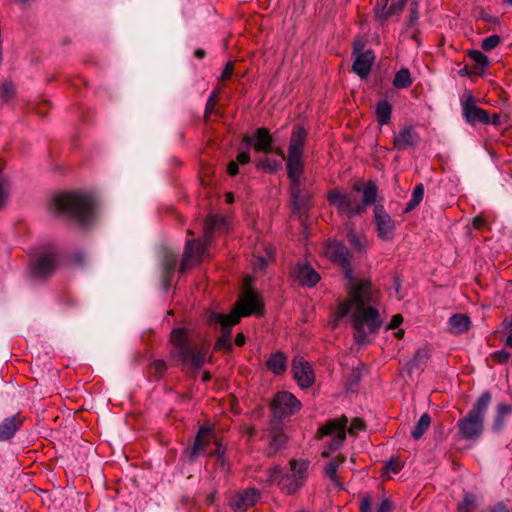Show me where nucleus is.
<instances>
[{
	"label": "nucleus",
	"mask_w": 512,
	"mask_h": 512,
	"mask_svg": "<svg viewBox=\"0 0 512 512\" xmlns=\"http://www.w3.org/2000/svg\"><path fill=\"white\" fill-rule=\"evenodd\" d=\"M417 19H418V12H417L416 8L411 9V17H410L411 24H413Z\"/></svg>",
	"instance_id": "338daca9"
},
{
	"label": "nucleus",
	"mask_w": 512,
	"mask_h": 512,
	"mask_svg": "<svg viewBox=\"0 0 512 512\" xmlns=\"http://www.w3.org/2000/svg\"><path fill=\"white\" fill-rule=\"evenodd\" d=\"M366 428V425L364 423V421L361 419V418H354L352 421H351V424L348 428V433L350 435H357V433L359 431H362V430H365Z\"/></svg>",
	"instance_id": "a18cd8bd"
},
{
	"label": "nucleus",
	"mask_w": 512,
	"mask_h": 512,
	"mask_svg": "<svg viewBox=\"0 0 512 512\" xmlns=\"http://www.w3.org/2000/svg\"><path fill=\"white\" fill-rule=\"evenodd\" d=\"M217 103V93L213 92L207 100L205 107V118H208L215 110Z\"/></svg>",
	"instance_id": "de8ad7c7"
},
{
	"label": "nucleus",
	"mask_w": 512,
	"mask_h": 512,
	"mask_svg": "<svg viewBox=\"0 0 512 512\" xmlns=\"http://www.w3.org/2000/svg\"><path fill=\"white\" fill-rule=\"evenodd\" d=\"M194 55L198 59H203L205 57V55H206V52H205L204 49L198 48V49L195 50Z\"/></svg>",
	"instance_id": "69168bd1"
},
{
	"label": "nucleus",
	"mask_w": 512,
	"mask_h": 512,
	"mask_svg": "<svg viewBox=\"0 0 512 512\" xmlns=\"http://www.w3.org/2000/svg\"><path fill=\"white\" fill-rule=\"evenodd\" d=\"M424 196V186L423 184H417L412 192V197L409 200V202L406 204V207L404 208V213L411 212L414 210L423 200Z\"/></svg>",
	"instance_id": "c9c22d12"
},
{
	"label": "nucleus",
	"mask_w": 512,
	"mask_h": 512,
	"mask_svg": "<svg viewBox=\"0 0 512 512\" xmlns=\"http://www.w3.org/2000/svg\"><path fill=\"white\" fill-rule=\"evenodd\" d=\"M512 414V406L506 403L497 405V415L493 424L494 431H501L504 427L505 417Z\"/></svg>",
	"instance_id": "7c9ffc66"
},
{
	"label": "nucleus",
	"mask_w": 512,
	"mask_h": 512,
	"mask_svg": "<svg viewBox=\"0 0 512 512\" xmlns=\"http://www.w3.org/2000/svg\"><path fill=\"white\" fill-rule=\"evenodd\" d=\"M225 225V220L216 215H209L203 226V236L199 240H188L185 245L182 261L180 264L179 272L185 273L188 267L194 261H199L204 255L206 246L213 239L216 229Z\"/></svg>",
	"instance_id": "423d86ee"
},
{
	"label": "nucleus",
	"mask_w": 512,
	"mask_h": 512,
	"mask_svg": "<svg viewBox=\"0 0 512 512\" xmlns=\"http://www.w3.org/2000/svg\"><path fill=\"white\" fill-rule=\"evenodd\" d=\"M371 505V497L369 495H364L359 505L360 512H371Z\"/></svg>",
	"instance_id": "5fc2aeb1"
},
{
	"label": "nucleus",
	"mask_w": 512,
	"mask_h": 512,
	"mask_svg": "<svg viewBox=\"0 0 512 512\" xmlns=\"http://www.w3.org/2000/svg\"><path fill=\"white\" fill-rule=\"evenodd\" d=\"M430 424H431V417L429 416L428 413H424L420 419L418 420V422L416 423V425L414 426L412 432H411V437L414 439V440H419L422 438V436L424 435V433L428 430V428L430 427Z\"/></svg>",
	"instance_id": "2f4dec72"
},
{
	"label": "nucleus",
	"mask_w": 512,
	"mask_h": 512,
	"mask_svg": "<svg viewBox=\"0 0 512 512\" xmlns=\"http://www.w3.org/2000/svg\"><path fill=\"white\" fill-rule=\"evenodd\" d=\"M348 293L349 298L338 306L337 316L343 318L353 311L351 323L355 330L354 339L357 343H366L369 334L377 333L382 324L378 310L366 307L373 302L371 282L365 279L352 282Z\"/></svg>",
	"instance_id": "f257e3e1"
},
{
	"label": "nucleus",
	"mask_w": 512,
	"mask_h": 512,
	"mask_svg": "<svg viewBox=\"0 0 512 512\" xmlns=\"http://www.w3.org/2000/svg\"><path fill=\"white\" fill-rule=\"evenodd\" d=\"M295 282L301 286L313 287L319 280L320 275L308 264H298L291 271Z\"/></svg>",
	"instance_id": "5701e85b"
},
{
	"label": "nucleus",
	"mask_w": 512,
	"mask_h": 512,
	"mask_svg": "<svg viewBox=\"0 0 512 512\" xmlns=\"http://www.w3.org/2000/svg\"><path fill=\"white\" fill-rule=\"evenodd\" d=\"M374 218L377 227L378 237L384 241L392 239L395 231V222L391 218V216L385 211L383 206H375Z\"/></svg>",
	"instance_id": "aec40b11"
},
{
	"label": "nucleus",
	"mask_w": 512,
	"mask_h": 512,
	"mask_svg": "<svg viewBox=\"0 0 512 512\" xmlns=\"http://www.w3.org/2000/svg\"><path fill=\"white\" fill-rule=\"evenodd\" d=\"M472 224L475 229H481L483 226H485L486 221L484 218L477 216L473 219Z\"/></svg>",
	"instance_id": "052dcab7"
},
{
	"label": "nucleus",
	"mask_w": 512,
	"mask_h": 512,
	"mask_svg": "<svg viewBox=\"0 0 512 512\" xmlns=\"http://www.w3.org/2000/svg\"><path fill=\"white\" fill-rule=\"evenodd\" d=\"M392 105L387 100H381L376 105L375 115L379 125L383 126L390 122Z\"/></svg>",
	"instance_id": "c756f323"
},
{
	"label": "nucleus",
	"mask_w": 512,
	"mask_h": 512,
	"mask_svg": "<svg viewBox=\"0 0 512 512\" xmlns=\"http://www.w3.org/2000/svg\"><path fill=\"white\" fill-rule=\"evenodd\" d=\"M405 5L406 0H398L396 3H393L389 7H383L380 11L377 12V16L379 19L385 21L392 15L400 13Z\"/></svg>",
	"instance_id": "72a5a7b5"
},
{
	"label": "nucleus",
	"mask_w": 512,
	"mask_h": 512,
	"mask_svg": "<svg viewBox=\"0 0 512 512\" xmlns=\"http://www.w3.org/2000/svg\"><path fill=\"white\" fill-rule=\"evenodd\" d=\"M212 443L215 447H217V444H220L216 439L214 429L211 427H201L195 437L193 446L187 449L190 459L193 460L202 453L208 454V447Z\"/></svg>",
	"instance_id": "2eb2a0df"
},
{
	"label": "nucleus",
	"mask_w": 512,
	"mask_h": 512,
	"mask_svg": "<svg viewBox=\"0 0 512 512\" xmlns=\"http://www.w3.org/2000/svg\"><path fill=\"white\" fill-rule=\"evenodd\" d=\"M412 84V78L410 75V71L407 68H402L398 72H396L393 85L398 89H405L410 87Z\"/></svg>",
	"instance_id": "f704fd0d"
},
{
	"label": "nucleus",
	"mask_w": 512,
	"mask_h": 512,
	"mask_svg": "<svg viewBox=\"0 0 512 512\" xmlns=\"http://www.w3.org/2000/svg\"><path fill=\"white\" fill-rule=\"evenodd\" d=\"M377 192V186L373 181H357L353 184L351 192L333 189L327 193V199L339 215L351 219L366 213L368 206L375 203Z\"/></svg>",
	"instance_id": "f03ea898"
},
{
	"label": "nucleus",
	"mask_w": 512,
	"mask_h": 512,
	"mask_svg": "<svg viewBox=\"0 0 512 512\" xmlns=\"http://www.w3.org/2000/svg\"><path fill=\"white\" fill-rule=\"evenodd\" d=\"M167 370V364L164 360H155L149 365L151 374L161 377Z\"/></svg>",
	"instance_id": "37998d69"
},
{
	"label": "nucleus",
	"mask_w": 512,
	"mask_h": 512,
	"mask_svg": "<svg viewBox=\"0 0 512 512\" xmlns=\"http://www.w3.org/2000/svg\"><path fill=\"white\" fill-rule=\"evenodd\" d=\"M207 321L209 324H219L221 326V335L216 340L214 350L230 352L232 350L231 331L232 327L237 323L233 322V318L230 315L216 312L210 313Z\"/></svg>",
	"instance_id": "ddd939ff"
},
{
	"label": "nucleus",
	"mask_w": 512,
	"mask_h": 512,
	"mask_svg": "<svg viewBox=\"0 0 512 512\" xmlns=\"http://www.w3.org/2000/svg\"><path fill=\"white\" fill-rule=\"evenodd\" d=\"M470 325V318L465 314H453L449 319L450 331L456 335L467 332L470 329Z\"/></svg>",
	"instance_id": "c85d7f7f"
},
{
	"label": "nucleus",
	"mask_w": 512,
	"mask_h": 512,
	"mask_svg": "<svg viewBox=\"0 0 512 512\" xmlns=\"http://www.w3.org/2000/svg\"><path fill=\"white\" fill-rule=\"evenodd\" d=\"M239 172L238 163L235 161H230L227 165V173L230 176H236Z\"/></svg>",
	"instance_id": "13d9d810"
},
{
	"label": "nucleus",
	"mask_w": 512,
	"mask_h": 512,
	"mask_svg": "<svg viewBox=\"0 0 512 512\" xmlns=\"http://www.w3.org/2000/svg\"><path fill=\"white\" fill-rule=\"evenodd\" d=\"M461 104L463 116L468 123H490V116L488 112L475 104V98L473 95L465 94L461 99Z\"/></svg>",
	"instance_id": "f3484780"
},
{
	"label": "nucleus",
	"mask_w": 512,
	"mask_h": 512,
	"mask_svg": "<svg viewBox=\"0 0 512 512\" xmlns=\"http://www.w3.org/2000/svg\"><path fill=\"white\" fill-rule=\"evenodd\" d=\"M235 344L237 346H242L245 344V336L243 333H238L235 338Z\"/></svg>",
	"instance_id": "e2e57ef3"
},
{
	"label": "nucleus",
	"mask_w": 512,
	"mask_h": 512,
	"mask_svg": "<svg viewBox=\"0 0 512 512\" xmlns=\"http://www.w3.org/2000/svg\"><path fill=\"white\" fill-rule=\"evenodd\" d=\"M269 472V480L274 481L275 478L280 474V467L274 466L273 468L268 470Z\"/></svg>",
	"instance_id": "680f3d73"
},
{
	"label": "nucleus",
	"mask_w": 512,
	"mask_h": 512,
	"mask_svg": "<svg viewBox=\"0 0 512 512\" xmlns=\"http://www.w3.org/2000/svg\"><path fill=\"white\" fill-rule=\"evenodd\" d=\"M348 419L346 416H341L336 419H331L321 426L317 432V438L321 439L324 436H331L332 441L330 448L332 450L338 449L346 439V426Z\"/></svg>",
	"instance_id": "4468645a"
},
{
	"label": "nucleus",
	"mask_w": 512,
	"mask_h": 512,
	"mask_svg": "<svg viewBox=\"0 0 512 512\" xmlns=\"http://www.w3.org/2000/svg\"><path fill=\"white\" fill-rule=\"evenodd\" d=\"M506 346L512 347V332L509 333V335L506 339Z\"/></svg>",
	"instance_id": "774afa93"
},
{
	"label": "nucleus",
	"mask_w": 512,
	"mask_h": 512,
	"mask_svg": "<svg viewBox=\"0 0 512 512\" xmlns=\"http://www.w3.org/2000/svg\"><path fill=\"white\" fill-rule=\"evenodd\" d=\"M500 120H501L500 115L495 113V114L492 115V117H490V123L489 124H493L495 126H498L501 123Z\"/></svg>",
	"instance_id": "0e129e2a"
},
{
	"label": "nucleus",
	"mask_w": 512,
	"mask_h": 512,
	"mask_svg": "<svg viewBox=\"0 0 512 512\" xmlns=\"http://www.w3.org/2000/svg\"><path fill=\"white\" fill-rule=\"evenodd\" d=\"M263 309L264 305L260 296L251 288H247L229 315L233 318L234 323H239L241 317L262 315Z\"/></svg>",
	"instance_id": "9d476101"
},
{
	"label": "nucleus",
	"mask_w": 512,
	"mask_h": 512,
	"mask_svg": "<svg viewBox=\"0 0 512 512\" xmlns=\"http://www.w3.org/2000/svg\"><path fill=\"white\" fill-rule=\"evenodd\" d=\"M266 367L275 375H281L287 368V357L283 352H276L266 360Z\"/></svg>",
	"instance_id": "bb28decb"
},
{
	"label": "nucleus",
	"mask_w": 512,
	"mask_h": 512,
	"mask_svg": "<svg viewBox=\"0 0 512 512\" xmlns=\"http://www.w3.org/2000/svg\"><path fill=\"white\" fill-rule=\"evenodd\" d=\"M233 72H234V64L232 61H228L222 71V74H221L219 80L226 81V80L230 79Z\"/></svg>",
	"instance_id": "3c124183"
},
{
	"label": "nucleus",
	"mask_w": 512,
	"mask_h": 512,
	"mask_svg": "<svg viewBox=\"0 0 512 512\" xmlns=\"http://www.w3.org/2000/svg\"><path fill=\"white\" fill-rule=\"evenodd\" d=\"M270 436L271 439L266 453L268 456H274L279 450L284 448L287 437L280 427H273L270 431Z\"/></svg>",
	"instance_id": "a878e982"
},
{
	"label": "nucleus",
	"mask_w": 512,
	"mask_h": 512,
	"mask_svg": "<svg viewBox=\"0 0 512 512\" xmlns=\"http://www.w3.org/2000/svg\"><path fill=\"white\" fill-rule=\"evenodd\" d=\"M501 42V39L498 35H491L483 39L481 48L485 51H491L496 48Z\"/></svg>",
	"instance_id": "c03bdc74"
},
{
	"label": "nucleus",
	"mask_w": 512,
	"mask_h": 512,
	"mask_svg": "<svg viewBox=\"0 0 512 512\" xmlns=\"http://www.w3.org/2000/svg\"><path fill=\"white\" fill-rule=\"evenodd\" d=\"M403 322V317L400 314H395L388 325V329H396Z\"/></svg>",
	"instance_id": "6e6d98bb"
},
{
	"label": "nucleus",
	"mask_w": 512,
	"mask_h": 512,
	"mask_svg": "<svg viewBox=\"0 0 512 512\" xmlns=\"http://www.w3.org/2000/svg\"><path fill=\"white\" fill-rule=\"evenodd\" d=\"M243 141L252 145L254 150L259 153L268 154L273 149V136L266 127L257 128L253 136L245 135Z\"/></svg>",
	"instance_id": "6ab92c4d"
},
{
	"label": "nucleus",
	"mask_w": 512,
	"mask_h": 512,
	"mask_svg": "<svg viewBox=\"0 0 512 512\" xmlns=\"http://www.w3.org/2000/svg\"><path fill=\"white\" fill-rule=\"evenodd\" d=\"M394 504L389 498H385L376 508V512H393Z\"/></svg>",
	"instance_id": "8fccbe9b"
},
{
	"label": "nucleus",
	"mask_w": 512,
	"mask_h": 512,
	"mask_svg": "<svg viewBox=\"0 0 512 512\" xmlns=\"http://www.w3.org/2000/svg\"><path fill=\"white\" fill-rule=\"evenodd\" d=\"M177 263V255L174 253H166L163 257L162 268L165 280L168 282L173 274Z\"/></svg>",
	"instance_id": "e433bc0d"
},
{
	"label": "nucleus",
	"mask_w": 512,
	"mask_h": 512,
	"mask_svg": "<svg viewBox=\"0 0 512 512\" xmlns=\"http://www.w3.org/2000/svg\"><path fill=\"white\" fill-rule=\"evenodd\" d=\"M347 238L350 245L356 252L362 253L366 251L368 247V241L365 236L359 235L351 229L348 232Z\"/></svg>",
	"instance_id": "473e14b6"
},
{
	"label": "nucleus",
	"mask_w": 512,
	"mask_h": 512,
	"mask_svg": "<svg viewBox=\"0 0 512 512\" xmlns=\"http://www.w3.org/2000/svg\"><path fill=\"white\" fill-rule=\"evenodd\" d=\"M8 197V181L6 178L0 175V209H2L6 203Z\"/></svg>",
	"instance_id": "49530a36"
},
{
	"label": "nucleus",
	"mask_w": 512,
	"mask_h": 512,
	"mask_svg": "<svg viewBox=\"0 0 512 512\" xmlns=\"http://www.w3.org/2000/svg\"><path fill=\"white\" fill-rule=\"evenodd\" d=\"M307 136L308 132L303 126L295 125L291 131L287 156H285L284 152L280 148L276 150V153L285 160L286 167L304 166L303 156Z\"/></svg>",
	"instance_id": "6e6552de"
},
{
	"label": "nucleus",
	"mask_w": 512,
	"mask_h": 512,
	"mask_svg": "<svg viewBox=\"0 0 512 512\" xmlns=\"http://www.w3.org/2000/svg\"><path fill=\"white\" fill-rule=\"evenodd\" d=\"M468 56L478 65L482 68H485L489 65V59L488 57L483 54L479 50H470L468 52Z\"/></svg>",
	"instance_id": "79ce46f5"
},
{
	"label": "nucleus",
	"mask_w": 512,
	"mask_h": 512,
	"mask_svg": "<svg viewBox=\"0 0 512 512\" xmlns=\"http://www.w3.org/2000/svg\"><path fill=\"white\" fill-rule=\"evenodd\" d=\"M481 512H509L508 507L503 502L484 508Z\"/></svg>",
	"instance_id": "864d4df0"
},
{
	"label": "nucleus",
	"mask_w": 512,
	"mask_h": 512,
	"mask_svg": "<svg viewBox=\"0 0 512 512\" xmlns=\"http://www.w3.org/2000/svg\"><path fill=\"white\" fill-rule=\"evenodd\" d=\"M309 461L307 460H291L290 472L281 477L278 486L282 492L287 495L295 494L304 486L308 478Z\"/></svg>",
	"instance_id": "1a4fd4ad"
},
{
	"label": "nucleus",
	"mask_w": 512,
	"mask_h": 512,
	"mask_svg": "<svg viewBox=\"0 0 512 512\" xmlns=\"http://www.w3.org/2000/svg\"><path fill=\"white\" fill-rule=\"evenodd\" d=\"M260 496V491L256 488L236 491L230 498L229 506L235 512H246L257 503Z\"/></svg>",
	"instance_id": "dca6fc26"
},
{
	"label": "nucleus",
	"mask_w": 512,
	"mask_h": 512,
	"mask_svg": "<svg viewBox=\"0 0 512 512\" xmlns=\"http://www.w3.org/2000/svg\"><path fill=\"white\" fill-rule=\"evenodd\" d=\"M353 54L355 59L352 65V71L361 79L367 78L375 60L374 52L372 50L357 51L355 49Z\"/></svg>",
	"instance_id": "4be33fe9"
},
{
	"label": "nucleus",
	"mask_w": 512,
	"mask_h": 512,
	"mask_svg": "<svg viewBox=\"0 0 512 512\" xmlns=\"http://www.w3.org/2000/svg\"><path fill=\"white\" fill-rule=\"evenodd\" d=\"M387 469L389 471H392L393 473H398L401 470V464H400V462L398 460L391 459L387 463Z\"/></svg>",
	"instance_id": "4d7b16f0"
},
{
	"label": "nucleus",
	"mask_w": 512,
	"mask_h": 512,
	"mask_svg": "<svg viewBox=\"0 0 512 512\" xmlns=\"http://www.w3.org/2000/svg\"><path fill=\"white\" fill-rule=\"evenodd\" d=\"M324 254L329 260L343 267L350 265L351 254L342 242L328 241L324 248Z\"/></svg>",
	"instance_id": "412c9836"
},
{
	"label": "nucleus",
	"mask_w": 512,
	"mask_h": 512,
	"mask_svg": "<svg viewBox=\"0 0 512 512\" xmlns=\"http://www.w3.org/2000/svg\"><path fill=\"white\" fill-rule=\"evenodd\" d=\"M236 159L239 164H248L250 162V155L248 152H240Z\"/></svg>",
	"instance_id": "bf43d9fd"
},
{
	"label": "nucleus",
	"mask_w": 512,
	"mask_h": 512,
	"mask_svg": "<svg viewBox=\"0 0 512 512\" xmlns=\"http://www.w3.org/2000/svg\"><path fill=\"white\" fill-rule=\"evenodd\" d=\"M50 209L57 215L66 216L81 225H87L93 219L94 203L86 194L65 192L53 197Z\"/></svg>",
	"instance_id": "7ed1b4c3"
},
{
	"label": "nucleus",
	"mask_w": 512,
	"mask_h": 512,
	"mask_svg": "<svg viewBox=\"0 0 512 512\" xmlns=\"http://www.w3.org/2000/svg\"><path fill=\"white\" fill-rule=\"evenodd\" d=\"M59 256L55 249L48 248L38 253L30 261L31 274L35 278L44 279L50 277L56 270Z\"/></svg>",
	"instance_id": "9b49d317"
},
{
	"label": "nucleus",
	"mask_w": 512,
	"mask_h": 512,
	"mask_svg": "<svg viewBox=\"0 0 512 512\" xmlns=\"http://www.w3.org/2000/svg\"><path fill=\"white\" fill-rule=\"evenodd\" d=\"M492 358L495 362L499 364H505L510 359V353H508L505 350H499L492 355Z\"/></svg>",
	"instance_id": "09e8293b"
},
{
	"label": "nucleus",
	"mask_w": 512,
	"mask_h": 512,
	"mask_svg": "<svg viewBox=\"0 0 512 512\" xmlns=\"http://www.w3.org/2000/svg\"><path fill=\"white\" fill-rule=\"evenodd\" d=\"M15 95V86L11 81H5L0 86V99L3 102H8Z\"/></svg>",
	"instance_id": "ea45409f"
},
{
	"label": "nucleus",
	"mask_w": 512,
	"mask_h": 512,
	"mask_svg": "<svg viewBox=\"0 0 512 512\" xmlns=\"http://www.w3.org/2000/svg\"><path fill=\"white\" fill-rule=\"evenodd\" d=\"M208 456L215 457V465L224 471H228L229 465L225 458V449L223 448L222 444H217V447L208 452Z\"/></svg>",
	"instance_id": "4c0bfd02"
},
{
	"label": "nucleus",
	"mask_w": 512,
	"mask_h": 512,
	"mask_svg": "<svg viewBox=\"0 0 512 512\" xmlns=\"http://www.w3.org/2000/svg\"><path fill=\"white\" fill-rule=\"evenodd\" d=\"M291 373L301 388H309L315 381L313 368L303 357H295L292 360Z\"/></svg>",
	"instance_id": "a211bd4d"
},
{
	"label": "nucleus",
	"mask_w": 512,
	"mask_h": 512,
	"mask_svg": "<svg viewBox=\"0 0 512 512\" xmlns=\"http://www.w3.org/2000/svg\"><path fill=\"white\" fill-rule=\"evenodd\" d=\"M491 400V393L489 391L483 392L467 415L458 421V431L463 439L477 441L481 437L484 430L485 415Z\"/></svg>",
	"instance_id": "39448f33"
},
{
	"label": "nucleus",
	"mask_w": 512,
	"mask_h": 512,
	"mask_svg": "<svg viewBox=\"0 0 512 512\" xmlns=\"http://www.w3.org/2000/svg\"><path fill=\"white\" fill-rule=\"evenodd\" d=\"M418 133L412 126H406L394 136L393 145L397 150H407L416 145Z\"/></svg>",
	"instance_id": "b1692460"
},
{
	"label": "nucleus",
	"mask_w": 512,
	"mask_h": 512,
	"mask_svg": "<svg viewBox=\"0 0 512 512\" xmlns=\"http://www.w3.org/2000/svg\"><path fill=\"white\" fill-rule=\"evenodd\" d=\"M22 425L23 418L20 414L5 418L0 423V441H7L11 439Z\"/></svg>",
	"instance_id": "393cba45"
},
{
	"label": "nucleus",
	"mask_w": 512,
	"mask_h": 512,
	"mask_svg": "<svg viewBox=\"0 0 512 512\" xmlns=\"http://www.w3.org/2000/svg\"><path fill=\"white\" fill-rule=\"evenodd\" d=\"M170 341L173 345L171 357L194 370L199 369L205 362L207 349L194 345L185 328H175L171 331Z\"/></svg>",
	"instance_id": "20e7f679"
},
{
	"label": "nucleus",
	"mask_w": 512,
	"mask_h": 512,
	"mask_svg": "<svg viewBox=\"0 0 512 512\" xmlns=\"http://www.w3.org/2000/svg\"><path fill=\"white\" fill-rule=\"evenodd\" d=\"M428 357L429 354L426 350H418L414 355L412 364L414 366H418L419 364L424 363Z\"/></svg>",
	"instance_id": "603ef678"
},
{
	"label": "nucleus",
	"mask_w": 512,
	"mask_h": 512,
	"mask_svg": "<svg viewBox=\"0 0 512 512\" xmlns=\"http://www.w3.org/2000/svg\"><path fill=\"white\" fill-rule=\"evenodd\" d=\"M346 460L344 455H338L336 458L332 459L329 463H327L324 473L336 486L339 488H343V483L340 477L337 475V470L340 465H342Z\"/></svg>",
	"instance_id": "cd10ccee"
},
{
	"label": "nucleus",
	"mask_w": 512,
	"mask_h": 512,
	"mask_svg": "<svg viewBox=\"0 0 512 512\" xmlns=\"http://www.w3.org/2000/svg\"><path fill=\"white\" fill-rule=\"evenodd\" d=\"M475 496L473 494H465L463 500L458 504V512H473L475 508Z\"/></svg>",
	"instance_id": "a19ab883"
},
{
	"label": "nucleus",
	"mask_w": 512,
	"mask_h": 512,
	"mask_svg": "<svg viewBox=\"0 0 512 512\" xmlns=\"http://www.w3.org/2000/svg\"><path fill=\"white\" fill-rule=\"evenodd\" d=\"M301 407V402L288 391L276 393L271 402L273 417L278 420L297 413Z\"/></svg>",
	"instance_id": "f8f14e48"
},
{
	"label": "nucleus",
	"mask_w": 512,
	"mask_h": 512,
	"mask_svg": "<svg viewBox=\"0 0 512 512\" xmlns=\"http://www.w3.org/2000/svg\"><path fill=\"white\" fill-rule=\"evenodd\" d=\"M286 172L290 180V197L294 208L296 210L306 208L311 196L307 190L304 166H287Z\"/></svg>",
	"instance_id": "0eeeda50"
},
{
	"label": "nucleus",
	"mask_w": 512,
	"mask_h": 512,
	"mask_svg": "<svg viewBox=\"0 0 512 512\" xmlns=\"http://www.w3.org/2000/svg\"><path fill=\"white\" fill-rule=\"evenodd\" d=\"M255 165L258 169H262L269 173L276 172L280 167V163L277 160L268 157L256 160Z\"/></svg>",
	"instance_id": "58836bf2"
}]
</instances>
